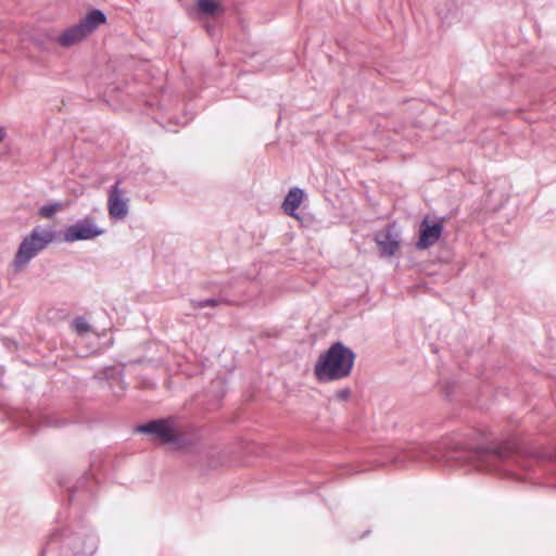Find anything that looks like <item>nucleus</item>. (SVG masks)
Here are the masks:
<instances>
[{
    "mask_svg": "<svg viewBox=\"0 0 556 556\" xmlns=\"http://www.w3.org/2000/svg\"><path fill=\"white\" fill-rule=\"evenodd\" d=\"M355 361L354 352L341 342L333 343L321 353L315 365L314 375L319 382H331L350 376Z\"/></svg>",
    "mask_w": 556,
    "mask_h": 556,
    "instance_id": "1",
    "label": "nucleus"
},
{
    "mask_svg": "<svg viewBox=\"0 0 556 556\" xmlns=\"http://www.w3.org/2000/svg\"><path fill=\"white\" fill-rule=\"evenodd\" d=\"M138 431L151 434L154 440L168 444L173 448L180 450L188 445L181 426L175 419H159L141 425Z\"/></svg>",
    "mask_w": 556,
    "mask_h": 556,
    "instance_id": "2",
    "label": "nucleus"
},
{
    "mask_svg": "<svg viewBox=\"0 0 556 556\" xmlns=\"http://www.w3.org/2000/svg\"><path fill=\"white\" fill-rule=\"evenodd\" d=\"M55 237V231L50 226H37L33 231L22 241L16 253L14 265L16 268H23L31 258H34L40 251L46 249Z\"/></svg>",
    "mask_w": 556,
    "mask_h": 556,
    "instance_id": "3",
    "label": "nucleus"
},
{
    "mask_svg": "<svg viewBox=\"0 0 556 556\" xmlns=\"http://www.w3.org/2000/svg\"><path fill=\"white\" fill-rule=\"evenodd\" d=\"M104 22L105 15L99 10H93L89 12L78 24L65 29L56 38V41L62 47H72L87 38Z\"/></svg>",
    "mask_w": 556,
    "mask_h": 556,
    "instance_id": "4",
    "label": "nucleus"
},
{
    "mask_svg": "<svg viewBox=\"0 0 556 556\" xmlns=\"http://www.w3.org/2000/svg\"><path fill=\"white\" fill-rule=\"evenodd\" d=\"M104 233V229L98 226L94 218L85 217L68 226L63 232L65 242L93 240Z\"/></svg>",
    "mask_w": 556,
    "mask_h": 556,
    "instance_id": "5",
    "label": "nucleus"
},
{
    "mask_svg": "<svg viewBox=\"0 0 556 556\" xmlns=\"http://www.w3.org/2000/svg\"><path fill=\"white\" fill-rule=\"evenodd\" d=\"M121 181H116L108 191V213L111 219L124 220L129 213V198L127 192L119 188Z\"/></svg>",
    "mask_w": 556,
    "mask_h": 556,
    "instance_id": "6",
    "label": "nucleus"
},
{
    "mask_svg": "<svg viewBox=\"0 0 556 556\" xmlns=\"http://www.w3.org/2000/svg\"><path fill=\"white\" fill-rule=\"evenodd\" d=\"M375 241L380 249L381 256H393L400 249L401 238L394 227H388L377 232Z\"/></svg>",
    "mask_w": 556,
    "mask_h": 556,
    "instance_id": "7",
    "label": "nucleus"
},
{
    "mask_svg": "<svg viewBox=\"0 0 556 556\" xmlns=\"http://www.w3.org/2000/svg\"><path fill=\"white\" fill-rule=\"evenodd\" d=\"M443 225L441 222L425 218L419 227V240L416 243L417 249L425 250L433 245L441 237Z\"/></svg>",
    "mask_w": 556,
    "mask_h": 556,
    "instance_id": "8",
    "label": "nucleus"
},
{
    "mask_svg": "<svg viewBox=\"0 0 556 556\" xmlns=\"http://www.w3.org/2000/svg\"><path fill=\"white\" fill-rule=\"evenodd\" d=\"M304 197H305V193L302 189H300L298 187L291 188L282 202L281 207H282L283 212L289 216L298 218L295 211L302 204Z\"/></svg>",
    "mask_w": 556,
    "mask_h": 556,
    "instance_id": "9",
    "label": "nucleus"
},
{
    "mask_svg": "<svg viewBox=\"0 0 556 556\" xmlns=\"http://www.w3.org/2000/svg\"><path fill=\"white\" fill-rule=\"evenodd\" d=\"M197 8L207 17H217L224 12V7L218 0H197Z\"/></svg>",
    "mask_w": 556,
    "mask_h": 556,
    "instance_id": "10",
    "label": "nucleus"
},
{
    "mask_svg": "<svg viewBox=\"0 0 556 556\" xmlns=\"http://www.w3.org/2000/svg\"><path fill=\"white\" fill-rule=\"evenodd\" d=\"M67 207L66 203L53 202L42 205L39 208V215L43 218H51L54 214L64 211Z\"/></svg>",
    "mask_w": 556,
    "mask_h": 556,
    "instance_id": "11",
    "label": "nucleus"
},
{
    "mask_svg": "<svg viewBox=\"0 0 556 556\" xmlns=\"http://www.w3.org/2000/svg\"><path fill=\"white\" fill-rule=\"evenodd\" d=\"M73 328L81 339L92 334L89 324L84 318H76Z\"/></svg>",
    "mask_w": 556,
    "mask_h": 556,
    "instance_id": "12",
    "label": "nucleus"
},
{
    "mask_svg": "<svg viewBox=\"0 0 556 556\" xmlns=\"http://www.w3.org/2000/svg\"><path fill=\"white\" fill-rule=\"evenodd\" d=\"M351 395V390L349 388H343L334 392L333 400L337 402H344Z\"/></svg>",
    "mask_w": 556,
    "mask_h": 556,
    "instance_id": "13",
    "label": "nucleus"
},
{
    "mask_svg": "<svg viewBox=\"0 0 556 556\" xmlns=\"http://www.w3.org/2000/svg\"><path fill=\"white\" fill-rule=\"evenodd\" d=\"M534 457L538 459L556 460V454L551 452H538Z\"/></svg>",
    "mask_w": 556,
    "mask_h": 556,
    "instance_id": "14",
    "label": "nucleus"
},
{
    "mask_svg": "<svg viewBox=\"0 0 556 556\" xmlns=\"http://www.w3.org/2000/svg\"><path fill=\"white\" fill-rule=\"evenodd\" d=\"M206 305L215 306V305H217V301L214 299H210V300L197 303L195 307H203Z\"/></svg>",
    "mask_w": 556,
    "mask_h": 556,
    "instance_id": "15",
    "label": "nucleus"
},
{
    "mask_svg": "<svg viewBox=\"0 0 556 556\" xmlns=\"http://www.w3.org/2000/svg\"><path fill=\"white\" fill-rule=\"evenodd\" d=\"M94 549H96L94 540L90 539V543H89L88 547L86 549L81 551V553H84V554H91V553H93Z\"/></svg>",
    "mask_w": 556,
    "mask_h": 556,
    "instance_id": "16",
    "label": "nucleus"
},
{
    "mask_svg": "<svg viewBox=\"0 0 556 556\" xmlns=\"http://www.w3.org/2000/svg\"><path fill=\"white\" fill-rule=\"evenodd\" d=\"M5 136H7V130H5V128L0 126V142H2V141H3V139L5 138Z\"/></svg>",
    "mask_w": 556,
    "mask_h": 556,
    "instance_id": "17",
    "label": "nucleus"
},
{
    "mask_svg": "<svg viewBox=\"0 0 556 556\" xmlns=\"http://www.w3.org/2000/svg\"><path fill=\"white\" fill-rule=\"evenodd\" d=\"M494 453H495L498 457H502V455H501V452H500V451H494Z\"/></svg>",
    "mask_w": 556,
    "mask_h": 556,
    "instance_id": "18",
    "label": "nucleus"
}]
</instances>
